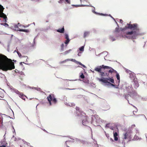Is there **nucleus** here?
<instances>
[{"label": "nucleus", "instance_id": "obj_34", "mask_svg": "<svg viewBox=\"0 0 147 147\" xmlns=\"http://www.w3.org/2000/svg\"><path fill=\"white\" fill-rule=\"evenodd\" d=\"M17 53H18L19 56L20 57L21 56V54L19 52H18Z\"/></svg>", "mask_w": 147, "mask_h": 147}, {"label": "nucleus", "instance_id": "obj_14", "mask_svg": "<svg viewBox=\"0 0 147 147\" xmlns=\"http://www.w3.org/2000/svg\"><path fill=\"white\" fill-rule=\"evenodd\" d=\"M3 117H4V118L7 117V118L8 119L10 118V117L6 115H5L3 114L2 115H0V119H4Z\"/></svg>", "mask_w": 147, "mask_h": 147}, {"label": "nucleus", "instance_id": "obj_53", "mask_svg": "<svg viewBox=\"0 0 147 147\" xmlns=\"http://www.w3.org/2000/svg\"><path fill=\"white\" fill-rule=\"evenodd\" d=\"M67 147H70L68 146H67Z\"/></svg>", "mask_w": 147, "mask_h": 147}, {"label": "nucleus", "instance_id": "obj_5", "mask_svg": "<svg viewBox=\"0 0 147 147\" xmlns=\"http://www.w3.org/2000/svg\"><path fill=\"white\" fill-rule=\"evenodd\" d=\"M98 80L100 82H101L104 83H109V82L108 81H109L113 83H114V80L112 77L109 78H98Z\"/></svg>", "mask_w": 147, "mask_h": 147}, {"label": "nucleus", "instance_id": "obj_44", "mask_svg": "<svg viewBox=\"0 0 147 147\" xmlns=\"http://www.w3.org/2000/svg\"><path fill=\"white\" fill-rule=\"evenodd\" d=\"M136 112V111H133V113L134 114V113Z\"/></svg>", "mask_w": 147, "mask_h": 147}, {"label": "nucleus", "instance_id": "obj_25", "mask_svg": "<svg viewBox=\"0 0 147 147\" xmlns=\"http://www.w3.org/2000/svg\"><path fill=\"white\" fill-rule=\"evenodd\" d=\"M116 73V77H117V79L118 80H120L119 75L118 73Z\"/></svg>", "mask_w": 147, "mask_h": 147}, {"label": "nucleus", "instance_id": "obj_26", "mask_svg": "<svg viewBox=\"0 0 147 147\" xmlns=\"http://www.w3.org/2000/svg\"><path fill=\"white\" fill-rule=\"evenodd\" d=\"M69 41H70V40H69V39H66V40L65 41V43L66 44H67L69 43Z\"/></svg>", "mask_w": 147, "mask_h": 147}, {"label": "nucleus", "instance_id": "obj_8", "mask_svg": "<svg viewBox=\"0 0 147 147\" xmlns=\"http://www.w3.org/2000/svg\"><path fill=\"white\" fill-rule=\"evenodd\" d=\"M128 94H126L125 95V98L127 100L129 96L131 97H133L135 94L136 93L135 91H130L128 92Z\"/></svg>", "mask_w": 147, "mask_h": 147}, {"label": "nucleus", "instance_id": "obj_23", "mask_svg": "<svg viewBox=\"0 0 147 147\" xmlns=\"http://www.w3.org/2000/svg\"><path fill=\"white\" fill-rule=\"evenodd\" d=\"M127 138V133L126 132L125 133L123 134V139H126Z\"/></svg>", "mask_w": 147, "mask_h": 147}, {"label": "nucleus", "instance_id": "obj_29", "mask_svg": "<svg viewBox=\"0 0 147 147\" xmlns=\"http://www.w3.org/2000/svg\"><path fill=\"white\" fill-rule=\"evenodd\" d=\"M80 77L81 78L83 79L84 78L85 76L83 73H82L81 74L80 76Z\"/></svg>", "mask_w": 147, "mask_h": 147}, {"label": "nucleus", "instance_id": "obj_12", "mask_svg": "<svg viewBox=\"0 0 147 147\" xmlns=\"http://www.w3.org/2000/svg\"><path fill=\"white\" fill-rule=\"evenodd\" d=\"M118 136V134L116 132L113 133V136L114 138V140L115 141H117L118 140V138L117 137Z\"/></svg>", "mask_w": 147, "mask_h": 147}, {"label": "nucleus", "instance_id": "obj_52", "mask_svg": "<svg viewBox=\"0 0 147 147\" xmlns=\"http://www.w3.org/2000/svg\"><path fill=\"white\" fill-rule=\"evenodd\" d=\"M2 120H0V122H1V121H2Z\"/></svg>", "mask_w": 147, "mask_h": 147}, {"label": "nucleus", "instance_id": "obj_28", "mask_svg": "<svg viewBox=\"0 0 147 147\" xmlns=\"http://www.w3.org/2000/svg\"><path fill=\"white\" fill-rule=\"evenodd\" d=\"M84 46H82L80 48V50L81 51H83L84 50Z\"/></svg>", "mask_w": 147, "mask_h": 147}, {"label": "nucleus", "instance_id": "obj_4", "mask_svg": "<svg viewBox=\"0 0 147 147\" xmlns=\"http://www.w3.org/2000/svg\"><path fill=\"white\" fill-rule=\"evenodd\" d=\"M47 98L50 105H52L51 101L55 104H56L57 102V100L55 98V96L53 94H50L47 97Z\"/></svg>", "mask_w": 147, "mask_h": 147}, {"label": "nucleus", "instance_id": "obj_39", "mask_svg": "<svg viewBox=\"0 0 147 147\" xmlns=\"http://www.w3.org/2000/svg\"><path fill=\"white\" fill-rule=\"evenodd\" d=\"M109 84H111V85L112 86H115V85L114 84H111V83H110V82H109Z\"/></svg>", "mask_w": 147, "mask_h": 147}, {"label": "nucleus", "instance_id": "obj_19", "mask_svg": "<svg viewBox=\"0 0 147 147\" xmlns=\"http://www.w3.org/2000/svg\"><path fill=\"white\" fill-rule=\"evenodd\" d=\"M88 122L87 120H82V124L84 125H86L88 124Z\"/></svg>", "mask_w": 147, "mask_h": 147}, {"label": "nucleus", "instance_id": "obj_24", "mask_svg": "<svg viewBox=\"0 0 147 147\" xmlns=\"http://www.w3.org/2000/svg\"><path fill=\"white\" fill-rule=\"evenodd\" d=\"M61 50L62 51H64V45L63 43L61 45Z\"/></svg>", "mask_w": 147, "mask_h": 147}, {"label": "nucleus", "instance_id": "obj_38", "mask_svg": "<svg viewBox=\"0 0 147 147\" xmlns=\"http://www.w3.org/2000/svg\"><path fill=\"white\" fill-rule=\"evenodd\" d=\"M70 142L69 141H67L66 142H65V144H66L67 145V144L68 143H69Z\"/></svg>", "mask_w": 147, "mask_h": 147}, {"label": "nucleus", "instance_id": "obj_11", "mask_svg": "<svg viewBox=\"0 0 147 147\" xmlns=\"http://www.w3.org/2000/svg\"><path fill=\"white\" fill-rule=\"evenodd\" d=\"M103 68V67H101L100 66L99 67H96L94 70L96 71L99 72L100 73L102 71V68Z\"/></svg>", "mask_w": 147, "mask_h": 147}, {"label": "nucleus", "instance_id": "obj_36", "mask_svg": "<svg viewBox=\"0 0 147 147\" xmlns=\"http://www.w3.org/2000/svg\"><path fill=\"white\" fill-rule=\"evenodd\" d=\"M0 147H6V145H2V146H0Z\"/></svg>", "mask_w": 147, "mask_h": 147}, {"label": "nucleus", "instance_id": "obj_45", "mask_svg": "<svg viewBox=\"0 0 147 147\" xmlns=\"http://www.w3.org/2000/svg\"><path fill=\"white\" fill-rule=\"evenodd\" d=\"M136 112V111H133V113L134 114V113Z\"/></svg>", "mask_w": 147, "mask_h": 147}, {"label": "nucleus", "instance_id": "obj_50", "mask_svg": "<svg viewBox=\"0 0 147 147\" xmlns=\"http://www.w3.org/2000/svg\"><path fill=\"white\" fill-rule=\"evenodd\" d=\"M76 110H78L79 109H78V108H77V109H76Z\"/></svg>", "mask_w": 147, "mask_h": 147}, {"label": "nucleus", "instance_id": "obj_10", "mask_svg": "<svg viewBox=\"0 0 147 147\" xmlns=\"http://www.w3.org/2000/svg\"><path fill=\"white\" fill-rule=\"evenodd\" d=\"M125 30V28H120V29L118 27H116L114 31L115 33L119 32L120 31H123Z\"/></svg>", "mask_w": 147, "mask_h": 147}, {"label": "nucleus", "instance_id": "obj_27", "mask_svg": "<svg viewBox=\"0 0 147 147\" xmlns=\"http://www.w3.org/2000/svg\"><path fill=\"white\" fill-rule=\"evenodd\" d=\"M68 60L67 59H66L64 61H60V62H59V63L60 64H63V63H65V62H66Z\"/></svg>", "mask_w": 147, "mask_h": 147}, {"label": "nucleus", "instance_id": "obj_41", "mask_svg": "<svg viewBox=\"0 0 147 147\" xmlns=\"http://www.w3.org/2000/svg\"><path fill=\"white\" fill-rule=\"evenodd\" d=\"M22 26L24 27L25 28V27H28V26H24V25H22Z\"/></svg>", "mask_w": 147, "mask_h": 147}, {"label": "nucleus", "instance_id": "obj_16", "mask_svg": "<svg viewBox=\"0 0 147 147\" xmlns=\"http://www.w3.org/2000/svg\"><path fill=\"white\" fill-rule=\"evenodd\" d=\"M90 32L88 31L85 32L84 34V37L85 38L89 35Z\"/></svg>", "mask_w": 147, "mask_h": 147}, {"label": "nucleus", "instance_id": "obj_20", "mask_svg": "<svg viewBox=\"0 0 147 147\" xmlns=\"http://www.w3.org/2000/svg\"><path fill=\"white\" fill-rule=\"evenodd\" d=\"M30 144L29 143L25 142L24 144V147H28L30 145Z\"/></svg>", "mask_w": 147, "mask_h": 147}, {"label": "nucleus", "instance_id": "obj_30", "mask_svg": "<svg viewBox=\"0 0 147 147\" xmlns=\"http://www.w3.org/2000/svg\"><path fill=\"white\" fill-rule=\"evenodd\" d=\"M110 39L112 40V41H113L115 40V38L113 37V36H111L110 37Z\"/></svg>", "mask_w": 147, "mask_h": 147}, {"label": "nucleus", "instance_id": "obj_43", "mask_svg": "<svg viewBox=\"0 0 147 147\" xmlns=\"http://www.w3.org/2000/svg\"><path fill=\"white\" fill-rule=\"evenodd\" d=\"M110 140H111V141L112 142H113L114 140H113V139H112V138H111L110 139Z\"/></svg>", "mask_w": 147, "mask_h": 147}, {"label": "nucleus", "instance_id": "obj_31", "mask_svg": "<svg viewBox=\"0 0 147 147\" xmlns=\"http://www.w3.org/2000/svg\"><path fill=\"white\" fill-rule=\"evenodd\" d=\"M65 38L66 39H69L68 35L67 34H65Z\"/></svg>", "mask_w": 147, "mask_h": 147}, {"label": "nucleus", "instance_id": "obj_15", "mask_svg": "<svg viewBox=\"0 0 147 147\" xmlns=\"http://www.w3.org/2000/svg\"><path fill=\"white\" fill-rule=\"evenodd\" d=\"M17 30L20 32H29V30H28L22 29L20 28H19V29L18 30Z\"/></svg>", "mask_w": 147, "mask_h": 147}, {"label": "nucleus", "instance_id": "obj_32", "mask_svg": "<svg viewBox=\"0 0 147 147\" xmlns=\"http://www.w3.org/2000/svg\"><path fill=\"white\" fill-rule=\"evenodd\" d=\"M66 2L69 4H70V0H65Z\"/></svg>", "mask_w": 147, "mask_h": 147}, {"label": "nucleus", "instance_id": "obj_33", "mask_svg": "<svg viewBox=\"0 0 147 147\" xmlns=\"http://www.w3.org/2000/svg\"><path fill=\"white\" fill-rule=\"evenodd\" d=\"M22 57H24V58L25 59H26V61H27V59H28V57L27 56H22Z\"/></svg>", "mask_w": 147, "mask_h": 147}, {"label": "nucleus", "instance_id": "obj_47", "mask_svg": "<svg viewBox=\"0 0 147 147\" xmlns=\"http://www.w3.org/2000/svg\"><path fill=\"white\" fill-rule=\"evenodd\" d=\"M109 125V124H107L106 125V126H108V125Z\"/></svg>", "mask_w": 147, "mask_h": 147}, {"label": "nucleus", "instance_id": "obj_21", "mask_svg": "<svg viewBox=\"0 0 147 147\" xmlns=\"http://www.w3.org/2000/svg\"><path fill=\"white\" fill-rule=\"evenodd\" d=\"M71 51V49H69L68 50H67L65 52H64V53H63V54L64 55H66L67 54H68V53H69Z\"/></svg>", "mask_w": 147, "mask_h": 147}, {"label": "nucleus", "instance_id": "obj_51", "mask_svg": "<svg viewBox=\"0 0 147 147\" xmlns=\"http://www.w3.org/2000/svg\"><path fill=\"white\" fill-rule=\"evenodd\" d=\"M22 63L21 62V63H20V64H21V65H22Z\"/></svg>", "mask_w": 147, "mask_h": 147}, {"label": "nucleus", "instance_id": "obj_18", "mask_svg": "<svg viewBox=\"0 0 147 147\" xmlns=\"http://www.w3.org/2000/svg\"><path fill=\"white\" fill-rule=\"evenodd\" d=\"M92 119H98V117L97 115H95L92 116Z\"/></svg>", "mask_w": 147, "mask_h": 147}, {"label": "nucleus", "instance_id": "obj_22", "mask_svg": "<svg viewBox=\"0 0 147 147\" xmlns=\"http://www.w3.org/2000/svg\"><path fill=\"white\" fill-rule=\"evenodd\" d=\"M4 94L0 92V99H1L2 98L4 97Z\"/></svg>", "mask_w": 147, "mask_h": 147}, {"label": "nucleus", "instance_id": "obj_17", "mask_svg": "<svg viewBox=\"0 0 147 147\" xmlns=\"http://www.w3.org/2000/svg\"><path fill=\"white\" fill-rule=\"evenodd\" d=\"M100 75L102 76H107V73H105V72L101 71L100 73Z\"/></svg>", "mask_w": 147, "mask_h": 147}, {"label": "nucleus", "instance_id": "obj_42", "mask_svg": "<svg viewBox=\"0 0 147 147\" xmlns=\"http://www.w3.org/2000/svg\"><path fill=\"white\" fill-rule=\"evenodd\" d=\"M5 24L8 26H9V25L6 23H5Z\"/></svg>", "mask_w": 147, "mask_h": 147}, {"label": "nucleus", "instance_id": "obj_48", "mask_svg": "<svg viewBox=\"0 0 147 147\" xmlns=\"http://www.w3.org/2000/svg\"><path fill=\"white\" fill-rule=\"evenodd\" d=\"M18 25H19V26H20V23H18Z\"/></svg>", "mask_w": 147, "mask_h": 147}, {"label": "nucleus", "instance_id": "obj_46", "mask_svg": "<svg viewBox=\"0 0 147 147\" xmlns=\"http://www.w3.org/2000/svg\"><path fill=\"white\" fill-rule=\"evenodd\" d=\"M28 147H34L33 146H32L30 145H30Z\"/></svg>", "mask_w": 147, "mask_h": 147}, {"label": "nucleus", "instance_id": "obj_7", "mask_svg": "<svg viewBox=\"0 0 147 147\" xmlns=\"http://www.w3.org/2000/svg\"><path fill=\"white\" fill-rule=\"evenodd\" d=\"M15 92L16 93L19 95V96L20 98L22 99L23 100H25L26 98V96L25 95L23 94V93L21 92L18 90H15Z\"/></svg>", "mask_w": 147, "mask_h": 147}, {"label": "nucleus", "instance_id": "obj_49", "mask_svg": "<svg viewBox=\"0 0 147 147\" xmlns=\"http://www.w3.org/2000/svg\"><path fill=\"white\" fill-rule=\"evenodd\" d=\"M17 26H17V25H16V26H15V27H17Z\"/></svg>", "mask_w": 147, "mask_h": 147}, {"label": "nucleus", "instance_id": "obj_1", "mask_svg": "<svg viewBox=\"0 0 147 147\" xmlns=\"http://www.w3.org/2000/svg\"><path fill=\"white\" fill-rule=\"evenodd\" d=\"M15 68L14 63L6 56L0 54V69L4 71L11 70Z\"/></svg>", "mask_w": 147, "mask_h": 147}, {"label": "nucleus", "instance_id": "obj_6", "mask_svg": "<svg viewBox=\"0 0 147 147\" xmlns=\"http://www.w3.org/2000/svg\"><path fill=\"white\" fill-rule=\"evenodd\" d=\"M4 8L3 6L1 5L0 6V17L3 18L5 20V22H7V17L6 15L3 13Z\"/></svg>", "mask_w": 147, "mask_h": 147}, {"label": "nucleus", "instance_id": "obj_37", "mask_svg": "<svg viewBox=\"0 0 147 147\" xmlns=\"http://www.w3.org/2000/svg\"><path fill=\"white\" fill-rule=\"evenodd\" d=\"M119 20H120L119 22L120 23H122L123 22V21L121 19H120Z\"/></svg>", "mask_w": 147, "mask_h": 147}, {"label": "nucleus", "instance_id": "obj_35", "mask_svg": "<svg viewBox=\"0 0 147 147\" xmlns=\"http://www.w3.org/2000/svg\"><path fill=\"white\" fill-rule=\"evenodd\" d=\"M80 64V65H82L83 67H84V68L86 67V66L85 65L82 64L81 63Z\"/></svg>", "mask_w": 147, "mask_h": 147}, {"label": "nucleus", "instance_id": "obj_9", "mask_svg": "<svg viewBox=\"0 0 147 147\" xmlns=\"http://www.w3.org/2000/svg\"><path fill=\"white\" fill-rule=\"evenodd\" d=\"M81 3H83L81 5H76L75 6L76 7H84V6H87L88 5L84 4V2L87 3L88 2V0H80Z\"/></svg>", "mask_w": 147, "mask_h": 147}, {"label": "nucleus", "instance_id": "obj_54", "mask_svg": "<svg viewBox=\"0 0 147 147\" xmlns=\"http://www.w3.org/2000/svg\"><path fill=\"white\" fill-rule=\"evenodd\" d=\"M61 1H62V0H60Z\"/></svg>", "mask_w": 147, "mask_h": 147}, {"label": "nucleus", "instance_id": "obj_13", "mask_svg": "<svg viewBox=\"0 0 147 147\" xmlns=\"http://www.w3.org/2000/svg\"><path fill=\"white\" fill-rule=\"evenodd\" d=\"M57 31L60 33H63L64 32V27L62 28H59L57 30Z\"/></svg>", "mask_w": 147, "mask_h": 147}, {"label": "nucleus", "instance_id": "obj_40", "mask_svg": "<svg viewBox=\"0 0 147 147\" xmlns=\"http://www.w3.org/2000/svg\"><path fill=\"white\" fill-rule=\"evenodd\" d=\"M136 87L137 88L139 86V84H136Z\"/></svg>", "mask_w": 147, "mask_h": 147}, {"label": "nucleus", "instance_id": "obj_2", "mask_svg": "<svg viewBox=\"0 0 147 147\" xmlns=\"http://www.w3.org/2000/svg\"><path fill=\"white\" fill-rule=\"evenodd\" d=\"M128 26H125V28L132 29L133 30H135L136 31H132L131 32H127L126 34L127 35H131L133 34L132 36H127L126 37L129 39H135L136 37L139 35L138 32H139V28L138 26V24H127Z\"/></svg>", "mask_w": 147, "mask_h": 147}, {"label": "nucleus", "instance_id": "obj_3", "mask_svg": "<svg viewBox=\"0 0 147 147\" xmlns=\"http://www.w3.org/2000/svg\"><path fill=\"white\" fill-rule=\"evenodd\" d=\"M101 67H103V69H107L109 70L107 71V76L109 77L110 76H111V74L113 73H117V71L112 68L111 67L108 66H105L104 65H102L100 66Z\"/></svg>", "mask_w": 147, "mask_h": 147}]
</instances>
